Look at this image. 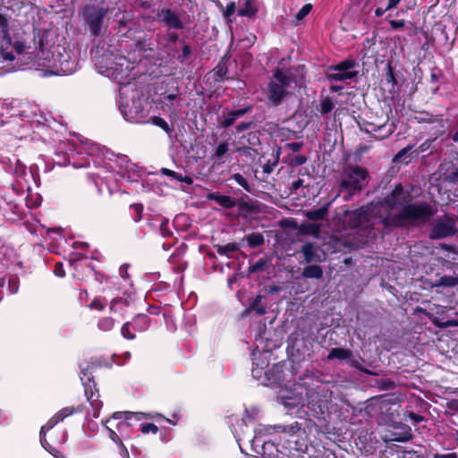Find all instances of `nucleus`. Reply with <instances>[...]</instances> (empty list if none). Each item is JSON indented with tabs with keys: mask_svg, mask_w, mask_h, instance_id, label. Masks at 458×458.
Wrapping results in <instances>:
<instances>
[{
	"mask_svg": "<svg viewBox=\"0 0 458 458\" xmlns=\"http://www.w3.org/2000/svg\"><path fill=\"white\" fill-rule=\"evenodd\" d=\"M369 209V206H363L355 210H345L344 223L352 229L369 227L372 225V215Z\"/></svg>",
	"mask_w": 458,
	"mask_h": 458,
	"instance_id": "9",
	"label": "nucleus"
},
{
	"mask_svg": "<svg viewBox=\"0 0 458 458\" xmlns=\"http://www.w3.org/2000/svg\"><path fill=\"white\" fill-rule=\"evenodd\" d=\"M321 225L318 223L302 222L298 227V234L301 236H313L320 238Z\"/></svg>",
	"mask_w": 458,
	"mask_h": 458,
	"instance_id": "24",
	"label": "nucleus"
},
{
	"mask_svg": "<svg viewBox=\"0 0 458 458\" xmlns=\"http://www.w3.org/2000/svg\"><path fill=\"white\" fill-rule=\"evenodd\" d=\"M12 190L19 197H23V200H42V196L38 193H33L30 187L26 182L17 179L12 184Z\"/></svg>",
	"mask_w": 458,
	"mask_h": 458,
	"instance_id": "19",
	"label": "nucleus"
},
{
	"mask_svg": "<svg viewBox=\"0 0 458 458\" xmlns=\"http://www.w3.org/2000/svg\"><path fill=\"white\" fill-rule=\"evenodd\" d=\"M45 34L46 32L38 31L33 38L34 47L40 52H44L45 50Z\"/></svg>",
	"mask_w": 458,
	"mask_h": 458,
	"instance_id": "43",
	"label": "nucleus"
},
{
	"mask_svg": "<svg viewBox=\"0 0 458 458\" xmlns=\"http://www.w3.org/2000/svg\"><path fill=\"white\" fill-rule=\"evenodd\" d=\"M180 44L182 45V54H180L176 59L181 64H185L192 54L191 47L184 39H181Z\"/></svg>",
	"mask_w": 458,
	"mask_h": 458,
	"instance_id": "36",
	"label": "nucleus"
},
{
	"mask_svg": "<svg viewBox=\"0 0 458 458\" xmlns=\"http://www.w3.org/2000/svg\"><path fill=\"white\" fill-rule=\"evenodd\" d=\"M13 174L17 177H21L26 174V166L23 164H21L19 159H16Z\"/></svg>",
	"mask_w": 458,
	"mask_h": 458,
	"instance_id": "59",
	"label": "nucleus"
},
{
	"mask_svg": "<svg viewBox=\"0 0 458 458\" xmlns=\"http://www.w3.org/2000/svg\"><path fill=\"white\" fill-rule=\"evenodd\" d=\"M279 150H277L276 153H272L271 158H268L263 165H262V172L267 174H270L275 167L278 165L279 162Z\"/></svg>",
	"mask_w": 458,
	"mask_h": 458,
	"instance_id": "34",
	"label": "nucleus"
},
{
	"mask_svg": "<svg viewBox=\"0 0 458 458\" xmlns=\"http://www.w3.org/2000/svg\"><path fill=\"white\" fill-rule=\"evenodd\" d=\"M84 411V405L81 404L77 407H64L51 417L47 422L41 427L42 432H47L52 429L58 422L63 421L65 418L73 413H81Z\"/></svg>",
	"mask_w": 458,
	"mask_h": 458,
	"instance_id": "15",
	"label": "nucleus"
},
{
	"mask_svg": "<svg viewBox=\"0 0 458 458\" xmlns=\"http://www.w3.org/2000/svg\"><path fill=\"white\" fill-rule=\"evenodd\" d=\"M140 429L143 434H157L158 432V427L154 423H142L140 425Z\"/></svg>",
	"mask_w": 458,
	"mask_h": 458,
	"instance_id": "53",
	"label": "nucleus"
},
{
	"mask_svg": "<svg viewBox=\"0 0 458 458\" xmlns=\"http://www.w3.org/2000/svg\"><path fill=\"white\" fill-rule=\"evenodd\" d=\"M162 21L169 28L182 30L184 25L179 16L171 9H164L161 11Z\"/></svg>",
	"mask_w": 458,
	"mask_h": 458,
	"instance_id": "22",
	"label": "nucleus"
},
{
	"mask_svg": "<svg viewBox=\"0 0 458 458\" xmlns=\"http://www.w3.org/2000/svg\"><path fill=\"white\" fill-rule=\"evenodd\" d=\"M15 56L12 52H7L4 49L0 50V64H4L5 62L12 63Z\"/></svg>",
	"mask_w": 458,
	"mask_h": 458,
	"instance_id": "57",
	"label": "nucleus"
},
{
	"mask_svg": "<svg viewBox=\"0 0 458 458\" xmlns=\"http://www.w3.org/2000/svg\"><path fill=\"white\" fill-rule=\"evenodd\" d=\"M0 30L3 33L9 31V21L6 15L0 13Z\"/></svg>",
	"mask_w": 458,
	"mask_h": 458,
	"instance_id": "60",
	"label": "nucleus"
},
{
	"mask_svg": "<svg viewBox=\"0 0 458 458\" xmlns=\"http://www.w3.org/2000/svg\"><path fill=\"white\" fill-rule=\"evenodd\" d=\"M41 202H25V208L17 202H6L8 209L12 212L13 216L10 217L12 220L22 219L26 212L37 208Z\"/></svg>",
	"mask_w": 458,
	"mask_h": 458,
	"instance_id": "20",
	"label": "nucleus"
},
{
	"mask_svg": "<svg viewBox=\"0 0 458 458\" xmlns=\"http://www.w3.org/2000/svg\"><path fill=\"white\" fill-rule=\"evenodd\" d=\"M433 141L434 140H427L423 143H421L419 146L418 149L415 151V156L417 157L420 153L427 151L430 148Z\"/></svg>",
	"mask_w": 458,
	"mask_h": 458,
	"instance_id": "61",
	"label": "nucleus"
},
{
	"mask_svg": "<svg viewBox=\"0 0 458 458\" xmlns=\"http://www.w3.org/2000/svg\"><path fill=\"white\" fill-rule=\"evenodd\" d=\"M267 259L261 258L256 263L250 265L248 267V271L250 274H254L259 271H261L264 268V267L267 265Z\"/></svg>",
	"mask_w": 458,
	"mask_h": 458,
	"instance_id": "51",
	"label": "nucleus"
},
{
	"mask_svg": "<svg viewBox=\"0 0 458 458\" xmlns=\"http://www.w3.org/2000/svg\"><path fill=\"white\" fill-rule=\"evenodd\" d=\"M130 212L132 220L136 223L140 222L143 217V205L140 202H135L130 205Z\"/></svg>",
	"mask_w": 458,
	"mask_h": 458,
	"instance_id": "38",
	"label": "nucleus"
},
{
	"mask_svg": "<svg viewBox=\"0 0 458 458\" xmlns=\"http://www.w3.org/2000/svg\"><path fill=\"white\" fill-rule=\"evenodd\" d=\"M132 326L130 321L125 322L121 328V335L127 340H134L136 338L135 334L132 332Z\"/></svg>",
	"mask_w": 458,
	"mask_h": 458,
	"instance_id": "44",
	"label": "nucleus"
},
{
	"mask_svg": "<svg viewBox=\"0 0 458 458\" xmlns=\"http://www.w3.org/2000/svg\"><path fill=\"white\" fill-rule=\"evenodd\" d=\"M405 203L398 214L387 215L382 218L381 223L385 227L403 228L409 225H424L429 222L437 212V209L427 202Z\"/></svg>",
	"mask_w": 458,
	"mask_h": 458,
	"instance_id": "2",
	"label": "nucleus"
},
{
	"mask_svg": "<svg viewBox=\"0 0 458 458\" xmlns=\"http://www.w3.org/2000/svg\"><path fill=\"white\" fill-rule=\"evenodd\" d=\"M369 172L360 165H349L344 171V178L339 186V192L342 193L344 200L360 194L367 186L369 182Z\"/></svg>",
	"mask_w": 458,
	"mask_h": 458,
	"instance_id": "4",
	"label": "nucleus"
},
{
	"mask_svg": "<svg viewBox=\"0 0 458 458\" xmlns=\"http://www.w3.org/2000/svg\"><path fill=\"white\" fill-rule=\"evenodd\" d=\"M176 99H180V92L178 87H175L174 89L170 93H161L159 104H161L163 110L174 113L176 111V106H174V101Z\"/></svg>",
	"mask_w": 458,
	"mask_h": 458,
	"instance_id": "21",
	"label": "nucleus"
},
{
	"mask_svg": "<svg viewBox=\"0 0 458 458\" xmlns=\"http://www.w3.org/2000/svg\"><path fill=\"white\" fill-rule=\"evenodd\" d=\"M165 420L172 422L169 419L165 418L162 414L157 412H132V411H116L106 420V424H110L122 437H129L126 435L127 429L133 425V421H140L141 420Z\"/></svg>",
	"mask_w": 458,
	"mask_h": 458,
	"instance_id": "5",
	"label": "nucleus"
},
{
	"mask_svg": "<svg viewBox=\"0 0 458 458\" xmlns=\"http://www.w3.org/2000/svg\"><path fill=\"white\" fill-rule=\"evenodd\" d=\"M106 428L108 431V437L109 438L114 441V443H116L120 448H124V445L122 442V437L121 435L116 431L115 428H114V427H109L107 426V424H106Z\"/></svg>",
	"mask_w": 458,
	"mask_h": 458,
	"instance_id": "42",
	"label": "nucleus"
},
{
	"mask_svg": "<svg viewBox=\"0 0 458 458\" xmlns=\"http://www.w3.org/2000/svg\"><path fill=\"white\" fill-rule=\"evenodd\" d=\"M106 305L100 298H95L89 304V308L91 310H97L99 311L104 310Z\"/></svg>",
	"mask_w": 458,
	"mask_h": 458,
	"instance_id": "58",
	"label": "nucleus"
},
{
	"mask_svg": "<svg viewBox=\"0 0 458 458\" xmlns=\"http://www.w3.org/2000/svg\"><path fill=\"white\" fill-rule=\"evenodd\" d=\"M130 322L132 326L133 331L140 333L148 330L150 325V319L148 316L145 314L136 315Z\"/></svg>",
	"mask_w": 458,
	"mask_h": 458,
	"instance_id": "27",
	"label": "nucleus"
},
{
	"mask_svg": "<svg viewBox=\"0 0 458 458\" xmlns=\"http://www.w3.org/2000/svg\"><path fill=\"white\" fill-rule=\"evenodd\" d=\"M418 120L420 123H433L437 122V119L434 114H429L428 112H420V116L418 117Z\"/></svg>",
	"mask_w": 458,
	"mask_h": 458,
	"instance_id": "56",
	"label": "nucleus"
},
{
	"mask_svg": "<svg viewBox=\"0 0 458 458\" xmlns=\"http://www.w3.org/2000/svg\"><path fill=\"white\" fill-rule=\"evenodd\" d=\"M228 59H226L225 57H223L216 65V67L212 70L213 78L215 81L217 82H224L225 81H228Z\"/></svg>",
	"mask_w": 458,
	"mask_h": 458,
	"instance_id": "25",
	"label": "nucleus"
},
{
	"mask_svg": "<svg viewBox=\"0 0 458 458\" xmlns=\"http://www.w3.org/2000/svg\"><path fill=\"white\" fill-rule=\"evenodd\" d=\"M370 130H366L367 133L370 132H378V134H375L374 137L377 140H384L388 138L393 133V129H388L386 132L382 133V131L385 130L386 126V123L381 124V125H376L374 123H369Z\"/></svg>",
	"mask_w": 458,
	"mask_h": 458,
	"instance_id": "31",
	"label": "nucleus"
},
{
	"mask_svg": "<svg viewBox=\"0 0 458 458\" xmlns=\"http://www.w3.org/2000/svg\"><path fill=\"white\" fill-rule=\"evenodd\" d=\"M242 241H246L250 248H258L264 244L265 238L259 233H251L242 238Z\"/></svg>",
	"mask_w": 458,
	"mask_h": 458,
	"instance_id": "33",
	"label": "nucleus"
},
{
	"mask_svg": "<svg viewBox=\"0 0 458 458\" xmlns=\"http://www.w3.org/2000/svg\"><path fill=\"white\" fill-rule=\"evenodd\" d=\"M247 142L251 146H257L260 144L259 135L258 131H250L246 135Z\"/></svg>",
	"mask_w": 458,
	"mask_h": 458,
	"instance_id": "55",
	"label": "nucleus"
},
{
	"mask_svg": "<svg viewBox=\"0 0 458 458\" xmlns=\"http://www.w3.org/2000/svg\"><path fill=\"white\" fill-rule=\"evenodd\" d=\"M225 208H233L237 204L236 217H242L246 220H256L261 213V207L259 202H219Z\"/></svg>",
	"mask_w": 458,
	"mask_h": 458,
	"instance_id": "12",
	"label": "nucleus"
},
{
	"mask_svg": "<svg viewBox=\"0 0 458 458\" xmlns=\"http://www.w3.org/2000/svg\"><path fill=\"white\" fill-rule=\"evenodd\" d=\"M276 428L280 429L283 432H287L289 434H295L299 430H301V424L299 422H294L293 425L290 426H277Z\"/></svg>",
	"mask_w": 458,
	"mask_h": 458,
	"instance_id": "54",
	"label": "nucleus"
},
{
	"mask_svg": "<svg viewBox=\"0 0 458 458\" xmlns=\"http://www.w3.org/2000/svg\"><path fill=\"white\" fill-rule=\"evenodd\" d=\"M457 232L454 220L452 217L444 216L437 220L429 232V238L432 240L444 239L454 236Z\"/></svg>",
	"mask_w": 458,
	"mask_h": 458,
	"instance_id": "13",
	"label": "nucleus"
},
{
	"mask_svg": "<svg viewBox=\"0 0 458 458\" xmlns=\"http://www.w3.org/2000/svg\"><path fill=\"white\" fill-rule=\"evenodd\" d=\"M313 5L311 4H304L295 14V20L298 21H302L312 10Z\"/></svg>",
	"mask_w": 458,
	"mask_h": 458,
	"instance_id": "50",
	"label": "nucleus"
},
{
	"mask_svg": "<svg viewBox=\"0 0 458 458\" xmlns=\"http://www.w3.org/2000/svg\"><path fill=\"white\" fill-rule=\"evenodd\" d=\"M233 178L237 182V184L242 186L245 191L249 192L251 191L250 185L243 175L241 174H233Z\"/></svg>",
	"mask_w": 458,
	"mask_h": 458,
	"instance_id": "52",
	"label": "nucleus"
},
{
	"mask_svg": "<svg viewBox=\"0 0 458 458\" xmlns=\"http://www.w3.org/2000/svg\"><path fill=\"white\" fill-rule=\"evenodd\" d=\"M100 367L101 363L98 360L84 361L80 365L81 373L83 376L81 381L84 386V394L92 408L94 418H98L99 411L103 406L102 401L99 400L100 395L93 375Z\"/></svg>",
	"mask_w": 458,
	"mask_h": 458,
	"instance_id": "3",
	"label": "nucleus"
},
{
	"mask_svg": "<svg viewBox=\"0 0 458 458\" xmlns=\"http://www.w3.org/2000/svg\"><path fill=\"white\" fill-rule=\"evenodd\" d=\"M439 178L444 183L455 184L458 182V165L445 162L438 167Z\"/></svg>",
	"mask_w": 458,
	"mask_h": 458,
	"instance_id": "18",
	"label": "nucleus"
},
{
	"mask_svg": "<svg viewBox=\"0 0 458 458\" xmlns=\"http://www.w3.org/2000/svg\"><path fill=\"white\" fill-rule=\"evenodd\" d=\"M301 276L304 278L320 279L323 277V269L317 263L309 265L303 268Z\"/></svg>",
	"mask_w": 458,
	"mask_h": 458,
	"instance_id": "30",
	"label": "nucleus"
},
{
	"mask_svg": "<svg viewBox=\"0 0 458 458\" xmlns=\"http://www.w3.org/2000/svg\"><path fill=\"white\" fill-rule=\"evenodd\" d=\"M354 444L361 454L370 455L377 450L379 442L372 432L360 430L354 438Z\"/></svg>",
	"mask_w": 458,
	"mask_h": 458,
	"instance_id": "14",
	"label": "nucleus"
},
{
	"mask_svg": "<svg viewBox=\"0 0 458 458\" xmlns=\"http://www.w3.org/2000/svg\"><path fill=\"white\" fill-rule=\"evenodd\" d=\"M437 285L444 286V287L456 286V285H458V277L452 276H443L439 278Z\"/></svg>",
	"mask_w": 458,
	"mask_h": 458,
	"instance_id": "41",
	"label": "nucleus"
},
{
	"mask_svg": "<svg viewBox=\"0 0 458 458\" xmlns=\"http://www.w3.org/2000/svg\"><path fill=\"white\" fill-rule=\"evenodd\" d=\"M98 328L103 332L111 331L115 326V320L111 317H101L98 320Z\"/></svg>",
	"mask_w": 458,
	"mask_h": 458,
	"instance_id": "37",
	"label": "nucleus"
},
{
	"mask_svg": "<svg viewBox=\"0 0 458 458\" xmlns=\"http://www.w3.org/2000/svg\"><path fill=\"white\" fill-rule=\"evenodd\" d=\"M359 64L354 59H344L336 64L327 67L326 79L331 82L353 80L359 75V71L356 70Z\"/></svg>",
	"mask_w": 458,
	"mask_h": 458,
	"instance_id": "7",
	"label": "nucleus"
},
{
	"mask_svg": "<svg viewBox=\"0 0 458 458\" xmlns=\"http://www.w3.org/2000/svg\"><path fill=\"white\" fill-rule=\"evenodd\" d=\"M233 114V110L227 111V115L224 116L223 120L221 121V126L223 128H228L235 123L238 117Z\"/></svg>",
	"mask_w": 458,
	"mask_h": 458,
	"instance_id": "48",
	"label": "nucleus"
},
{
	"mask_svg": "<svg viewBox=\"0 0 458 458\" xmlns=\"http://www.w3.org/2000/svg\"><path fill=\"white\" fill-rule=\"evenodd\" d=\"M301 253L304 258V261L308 264L320 263L324 260V252L314 242H307L301 248Z\"/></svg>",
	"mask_w": 458,
	"mask_h": 458,
	"instance_id": "17",
	"label": "nucleus"
},
{
	"mask_svg": "<svg viewBox=\"0 0 458 458\" xmlns=\"http://www.w3.org/2000/svg\"><path fill=\"white\" fill-rule=\"evenodd\" d=\"M385 77L387 83H391L394 86L397 84V79L395 77L394 69L392 66L391 62H388L386 64V72Z\"/></svg>",
	"mask_w": 458,
	"mask_h": 458,
	"instance_id": "47",
	"label": "nucleus"
},
{
	"mask_svg": "<svg viewBox=\"0 0 458 458\" xmlns=\"http://www.w3.org/2000/svg\"><path fill=\"white\" fill-rule=\"evenodd\" d=\"M214 247L220 256H225L228 259L232 258L233 252H236L241 249V245L237 242H229L225 245L216 244Z\"/></svg>",
	"mask_w": 458,
	"mask_h": 458,
	"instance_id": "29",
	"label": "nucleus"
},
{
	"mask_svg": "<svg viewBox=\"0 0 458 458\" xmlns=\"http://www.w3.org/2000/svg\"><path fill=\"white\" fill-rule=\"evenodd\" d=\"M330 204H332V202H326V204L319 208L305 211L304 215L308 219L314 221L315 223L317 221H321L327 215Z\"/></svg>",
	"mask_w": 458,
	"mask_h": 458,
	"instance_id": "28",
	"label": "nucleus"
},
{
	"mask_svg": "<svg viewBox=\"0 0 458 458\" xmlns=\"http://www.w3.org/2000/svg\"><path fill=\"white\" fill-rule=\"evenodd\" d=\"M265 298L263 295H257L253 301L250 303L249 310L255 311L256 314L262 316L266 314V306L262 303V300Z\"/></svg>",
	"mask_w": 458,
	"mask_h": 458,
	"instance_id": "35",
	"label": "nucleus"
},
{
	"mask_svg": "<svg viewBox=\"0 0 458 458\" xmlns=\"http://www.w3.org/2000/svg\"><path fill=\"white\" fill-rule=\"evenodd\" d=\"M214 3L218 10L222 13L224 20L228 24L233 23L235 21L234 14L238 10L235 2H229L226 6H224L219 0H215Z\"/></svg>",
	"mask_w": 458,
	"mask_h": 458,
	"instance_id": "23",
	"label": "nucleus"
},
{
	"mask_svg": "<svg viewBox=\"0 0 458 458\" xmlns=\"http://www.w3.org/2000/svg\"><path fill=\"white\" fill-rule=\"evenodd\" d=\"M229 149V143L225 140L221 142L215 149L214 154L212 155V159L215 160V162L219 161L221 162V158L228 152Z\"/></svg>",
	"mask_w": 458,
	"mask_h": 458,
	"instance_id": "39",
	"label": "nucleus"
},
{
	"mask_svg": "<svg viewBox=\"0 0 458 458\" xmlns=\"http://www.w3.org/2000/svg\"><path fill=\"white\" fill-rule=\"evenodd\" d=\"M108 13V8L95 4H88L83 7L82 16L92 36L101 34L104 19Z\"/></svg>",
	"mask_w": 458,
	"mask_h": 458,
	"instance_id": "8",
	"label": "nucleus"
},
{
	"mask_svg": "<svg viewBox=\"0 0 458 458\" xmlns=\"http://www.w3.org/2000/svg\"><path fill=\"white\" fill-rule=\"evenodd\" d=\"M253 125V122H242L236 126V132L240 133L249 130Z\"/></svg>",
	"mask_w": 458,
	"mask_h": 458,
	"instance_id": "64",
	"label": "nucleus"
},
{
	"mask_svg": "<svg viewBox=\"0 0 458 458\" xmlns=\"http://www.w3.org/2000/svg\"><path fill=\"white\" fill-rule=\"evenodd\" d=\"M259 12L256 0H245L242 6H240L237 10V14L242 17L252 19L256 17Z\"/></svg>",
	"mask_w": 458,
	"mask_h": 458,
	"instance_id": "26",
	"label": "nucleus"
},
{
	"mask_svg": "<svg viewBox=\"0 0 458 458\" xmlns=\"http://www.w3.org/2000/svg\"><path fill=\"white\" fill-rule=\"evenodd\" d=\"M308 158L305 155H288V163L292 166H299L307 162Z\"/></svg>",
	"mask_w": 458,
	"mask_h": 458,
	"instance_id": "45",
	"label": "nucleus"
},
{
	"mask_svg": "<svg viewBox=\"0 0 458 458\" xmlns=\"http://www.w3.org/2000/svg\"><path fill=\"white\" fill-rule=\"evenodd\" d=\"M250 443L252 450L260 455L259 458H284L277 445L270 440H265L262 436L255 435Z\"/></svg>",
	"mask_w": 458,
	"mask_h": 458,
	"instance_id": "10",
	"label": "nucleus"
},
{
	"mask_svg": "<svg viewBox=\"0 0 458 458\" xmlns=\"http://www.w3.org/2000/svg\"><path fill=\"white\" fill-rule=\"evenodd\" d=\"M150 121H151L152 124L161 128L165 132L171 133V131H172L171 126L162 117L157 116V115L151 116Z\"/></svg>",
	"mask_w": 458,
	"mask_h": 458,
	"instance_id": "40",
	"label": "nucleus"
},
{
	"mask_svg": "<svg viewBox=\"0 0 458 458\" xmlns=\"http://www.w3.org/2000/svg\"><path fill=\"white\" fill-rule=\"evenodd\" d=\"M160 172L162 174L168 176L171 180H175V181L178 180V177L180 174H178L173 170H170L168 168H161Z\"/></svg>",
	"mask_w": 458,
	"mask_h": 458,
	"instance_id": "63",
	"label": "nucleus"
},
{
	"mask_svg": "<svg viewBox=\"0 0 458 458\" xmlns=\"http://www.w3.org/2000/svg\"><path fill=\"white\" fill-rule=\"evenodd\" d=\"M334 107L335 105L333 101L329 98H326L321 101L319 111L322 114H327L330 113Z\"/></svg>",
	"mask_w": 458,
	"mask_h": 458,
	"instance_id": "49",
	"label": "nucleus"
},
{
	"mask_svg": "<svg viewBox=\"0 0 458 458\" xmlns=\"http://www.w3.org/2000/svg\"><path fill=\"white\" fill-rule=\"evenodd\" d=\"M352 357V352L344 348H332L327 355V360H347Z\"/></svg>",
	"mask_w": 458,
	"mask_h": 458,
	"instance_id": "32",
	"label": "nucleus"
},
{
	"mask_svg": "<svg viewBox=\"0 0 458 458\" xmlns=\"http://www.w3.org/2000/svg\"><path fill=\"white\" fill-rule=\"evenodd\" d=\"M421 188L411 183L403 184L401 182L394 185L391 193L383 200H414L421 193Z\"/></svg>",
	"mask_w": 458,
	"mask_h": 458,
	"instance_id": "11",
	"label": "nucleus"
},
{
	"mask_svg": "<svg viewBox=\"0 0 458 458\" xmlns=\"http://www.w3.org/2000/svg\"><path fill=\"white\" fill-rule=\"evenodd\" d=\"M54 273L55 276H59V277L65 276V270L64 268V265L62 262H56L55 264Z\"/></svg>",
	"mask_w": 458,
	"mask_h": 458,
	"instance_id": "62",
	"label": "nucleus"
},
{
	"mask_svg": "<svg viewBox=\"0 0 458 458\" xmlns=\"http://www.w3.org/2000/svg\"><path fill=\"white\" fill-rule=\"evenodd\" d=\"M314 375L305 373L299 377L297 386L305 390V399L298 400L293 397L284 398L283 403L285 407L294 408L299 404L306 405L311 414L316 418H323L329 410L328 390L321 385L314 386Z\"/></svg>",
	"mask_w": 458,
	"mask_h": 458,
	"instance_id": "1",
	"label": "nucleus"
},
{
	"mask_svg": "<svg viewBox=\"0 0 458 458\" xmlns=\"http://www.w3.org/2000/svg\"><path fill=\"white\" fill-rule=\"evenodd\" d=\"M290 191L291 194L296 195V199L303 198L305 200H311V199H314L317 195L315 187L309 183L304 184V180L301 178L292 182Z\"/></svg>",
	"mask_w": 458,
	"mask_h": 458,
	"instance_id": "16",
	"label": "nucleus"
},
{
	"mask_svg": "<svg viewBox=\"0 0 458 458\" xmlns=\"http://www.w3.org/2000/svg\"><path fill=\"white\" fill-rule=\"evenodd\" d=\"M412 148H413V146L409 145V146L402 148L401 150H399L397 152V154L394 157L393 161L394 162H403L407 165L411 160H404V159L406 158L407 154L412 149Z\"/></svg>",
	"mask_w": 458,
	"mask_h": 458,
	"instance_id": "46",
	"label": "nucleus"
},
{
	"mask_svg": "<svg viewBox=\"0 0 458 458\" xmlns=\"http://www.w3.org/2000/svg\"><path fill=\"white\" fill-rule=\"evenodd\" d=\"M293 81L292 75L281 69H276L267 86L268 103L273 106H280L289 94L288 89Z\"/></svg>",
	"mask_w": 458,
	"mask_h": 458,
	"instance_id": "6",
	"label": "nucleus"
}]
</instances>
